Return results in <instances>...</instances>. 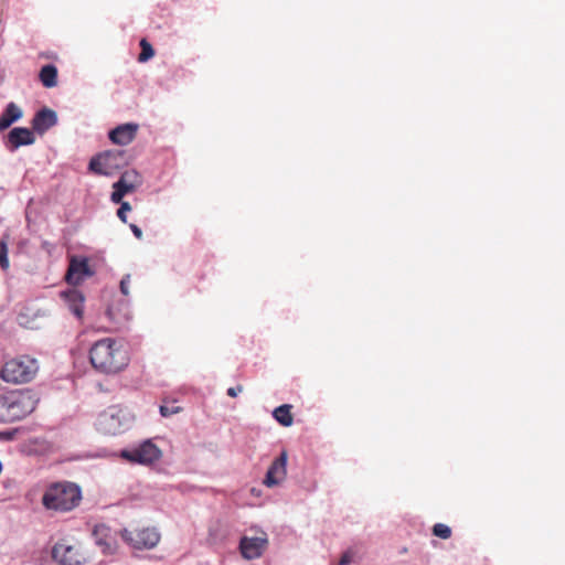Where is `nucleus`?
Wrapping results in <instances>:
<instances>
[{"mask_svg":"<svg viewBox=\"0 0 565 565\" xmlns=\"http://www.w3.org/2000/svg\"><path fill=\"white\" fill-rule=\"evenodd\" d=\"M38 396L30 390H17L0 395V422L12 423L30 415L36 407Z\"/></svg>","mask_w":565,"mask_h":565,"instance_id":"nucleus-1","label":"nucleus"},{"mask_svg":"<svg viewBox=\"0 0 565 565\" xmlns=\"http://www.w3.org/2000/svg\"><path fill=\"white\" fill-rule=\"evenodd\" d=\"M81 499V488L64 481L51 484L43 494L42 503L46 509L66 512L77 507Z\"/></svg>","mask_w":565,"mask_h":565,"instance_id":"nucleus-2","label":"nucleus"},{"mask_svg":"<svg viewBox=\"0 0 565 565\" xmlns=\"http://www.w3.org/2000/svg\"><path fill=\"white\" fill-rule=\"evenodd\" d=\"M39 371L36 359L21 355L4 363L0 372L1 379L7 383L23 384L32 381Z\"/></svg>","mask_w":565,"mask_h":565,"instance_id":"nucleus-3","label":"nucleus"},{"mask_svg":"<svg viewBox=\"0 0 565 565\" xmlns=\"http://www.w3.org/2000/svg\"><path fill=\"white\" fill-rule=\"evenodd\" d=\"M122 540L135 550H151L156 547L161 539L156 527L124 529L120 532Z\"/></svg>","mask_w":565,"mask_h":565,"instance_id":"nucleus-4","label":"nucleus"},{"mask_svg":"<svg viewBox=\"0 0 565 565\" xmlns=\"http://www.w3.org/2000/svg\"><path fill=\"white\" fill-rule=\"evenodd\" d=\"M52 558L60 565H83L87 562L81 545L68 540L55 543L52 548Z\"/></svg>","mask_w":565,"mask_h":565,"instance_id":"nucleus-5","label":"nucleus"},{"mask_svg":"<svg viewBox=\"0 0 565 565\" xmlns=\"http://www.w3.org/2000/svg\"><path fill=\"white\" fill-rule=\"evenodd\" d=\"M118 456L130 463L149 466L158 461L162 452L151 440H146L134 449L121 450Z\"/></svg>","mask_w":565,"mask_h":565,"instance_id":"nucleus-6","label":"nucleus"},{"mask_svg":"<svg viewBox=\"0 0 565 565\" xmlns=\"http://www.w3.org/2000/svg\"><path fill=\"white\" fill-rule=\"evenodd\" d=\"M130 362V347L125 340L108 339V373L124 370Z\"/></svg>","mask_w":565,"mask_h":565,"instance_id":"nucleus-7","label":"nucleus"},{"mask_svg":"<svg viewBox=\"0 0 565 565\" xmlns=\"http://www.w3.org/2000/svg\"><path fill=\"white\" fill-rule=\"evenodd\" d=\"M140 184L141 177L136 170L124 171L119 180L113 185L111 201L120 203L124 195L134 192Z\"/></svg>","mask_w":565,"mask_h":565,"instance_id":"nucleus-8","label":"nucleus"},{"mask_svg":"<svg viewBox=\"0 0 565 565\" xmlns=\"http://www.w3.org/2000/svg\"><path fill=\"white\" fill-rule=\"evenodd\" d=\"M267 544L268 541L265 534L256 537L243 536L239 542V550L244 558L255 559L262 556Z\"/></svg>","mask_w":565,"mask_h":565,"instance_id":"nucleus-9","label":"nucleus"},{"mask_svg":"<svg viewBox=\"0 0 565 565\" xmlns=\"http://www.w3.org/2000/svg\"><path fill=\"white\" fill-rule=\"evenodd\" d=\"M93 271L88 266V262L86 258H72L70 262V266L66 273V281L76 286L84 281L86 278L90 277Z\"/></svg>","mask_w":565,"mask_h":565,"instance_id":"nucleus-10","label":"nucleus"},{"mask_svg":"<svg viewBox=\"0 0 565 565\" xmlns=\"http://www.w3.org/2000/svg\"><path fill=\"white\" fill-rule=\"evenodd\" d=\"M35 142L34 134L25 127H15L7 135V146L11 151L22 146H30Z\"/></svg>","mask_w":565,"mask_h":565,"instance_id":"nucleus-11","label":"nucleus"},{"mask_svg":"<svg viewBox=\"0 0 565 565\" xmlns=\"http://www.w3.org/2000/svg\"><path fill=\"white\" fill-rule=\"evenodd\" d=\"M57 124V114L53 109L42 108L33 117L31 125L33 131L43 135Z\"/></svg>","mask_w":565,"mask_h":565,"instance_id":"nucleus-12","label":"nucleus"},{"mask_svg":"<svg viewBox=\"0 0 565 565\" xmlns=\"http://www.w3.org/2000/svg\"><path fill=\"white\" fill-rule=\"evenodd\" d=\"M139 129L138 124L134 122H127L117 126L108 134V139L111 140V142L119 145V146H126L129 145L137 135V131Z\"/></svg>","mask_w":565,"mask_h":565,"instance_id":"nucleus-13","label":"nucleus"},{"mask_svg":"<svg viewBox=\"0 0 565 565\" xmlns=\"http://www.w3.org/2000/svg\"><path fill=\"white\" fill-rule=\"evenodd\" d=\"M286 466H287V454L284 451L281 455L276 458L270 465L264 483L267 487H274L280 483L286 477Z\"/></svg>","mask_w":565,"mask_h":565,"instance_id":"nucleus-14","label":"nucleus"},{"mask_svg":"<svg viewBox=\"0 0 565 565\" xmlns=\"http://www.w3.org/2000/svg\"><path fill=\"white\" fill-rule=\"evenodd\" d=\"M89 361L96 371L106 372V340L102 339L94 343L89 350Z\"/></svg>","mask_w":565,"mask_h":565,"instance_id":"nucleus-15","label":"nucleus"},{"mask_svg":"<svg viewBox=\"0 0 565 565\" xmlns=\"http://www.w3.org/2000/svg\"><path fill=\"white\" fill-rule=\"evenodd\" d=\"M22 117V108L15 103L10 102L0 115V131L8 129L13 122L20 120Z\"/></svg>","mask_w":565,"mask_h":565,"instance_id":"nucleus-16","label":"nucleus"},{"mask_svg":"<svg viewBox=\"0 0 565 565\" xmlns=\"http://www.w3.org/2000/svg\"><path fill=\"white\" fill-rule=\"evenodd\" d=\"M61 296L65 299L70 310L77 317L82 318L83 316V303L84 296L81 291L76 289H70L67 291H63Z\"/></svg>","mask_w":565,"mask_h":565,"instance_id":"nucleus-17","label":"nucleus"},{"mask_svg":"<svg viewBox=\"0 0 565 565\" xmlns=\"http://www.w3.org/2000/svg\"><path fill=\"white\" fill-rule=\"evenodd\" d=\"M274 418L282 426L289 427L294 423V416L291 414V405L284 404L276 407L273 412Z\"/></svg>","mask_w":565,"mask_h":565,"instance_id":"nucleus-18","label":"nucleus"},{"mask_svg":"<svg viewBox=\"0 0 565 565\" xmlns=\"http://www.w3.org/2000/svg\"><path fill=\"white\" fill-rule=\"evenodd\" d=\"M40 79L42 84L47 88L56 86L57 68L52 64L43 66L40 71Z\"/></svg>","mask_w":565,"mask_h":565,"instance_id":"nucleus-19","label":"nucleus"},{"mask_svg":"<svg viewBox=\"0 0 565 565\" xmlns=\"http://www.w3.org/2000/svg\"><path fill=\"white\" fill-rule=\"evenodd\" d=\"M106 154L105 153H98L96 157H94L89 162V170L98 173V174H106V168H105V161Z\"/></svg>","mask_w":565,"mask_h":565,"instance_id":"nucleus-20","label":"nucleus"},{"mask_svg":"<svg viewBox=\"0 0 565 565\" xmlns=\"http://www.w3.org/2000/svg\"><path fill=\"white\" fill-rule=\"evenodd\" d=\"M140 47H141V52L138 56V61L140 63H145L154 56V50H153L152 45L146 39H141Z\"/></svg>","mask_w":565,"mask_h":565,"instance_id":"nucleus-21","label":"nucleus"},{"mask_svg":"<svg viewBox=\"0 0 565 565\" xmlns=\"http://www.w3.org/2000/svg\"><path fill=\"white\" fill-rule=\"evenodd\" d=\"M433 534L440 539L447 540L451 536V529L444 523H437L433 526Z\"/></svg>","mask_w":565,"mask_h":565,"instance_id":"nucleus-22","label":"nucleus"},{"mask_svg":"<svg viewBox=\"0 0 565 565\" xmlns=\"http://www.w3.org/2000/svg\"><path fill=\"white\" fill-rule=\"evenodd\" d=\"M0 266L3 269L9 267L8 244L4 239L0 241Z\"/></svg>","mask_w":565,"mask_h":565,"instance_id":"nucleus-23","label":"nucleus"},{"mask_svg":"<svg viewBox=\"0 0 565 565\" xmlns=\"http://www.w3.org/2000/svg\"><path fill=\"white\" fill-rule=\"evenodd\" d=\"M181 411V408L179 406H175V405H172V406H168V405H161L160 406V414L163 416V417H168V416H171L173 414H177Z\"/></svg>","mask_w":565,"mask_h":565,"instance_id":"nucleus-24","label":"nucleus"},{"mask_svg":"<svg viewBox=\"0 0 565 565\" xmlns=\"http://www.w3.org/2000/svg\"><path fill=\"white\" fill-rule=\"evenodd\" d=\"M130 281H131V276L129 274L124 276L122 279L120 280L119 288H120V292L124 296H128L129 295Z\"/></svg>","mask_w":565,"mask_h":565,"instance_id":"nucleus-25","label":"nucleus"},{"mask_svg":"<svg viewBox=\"0 0 565 565\" xmlns=\"http://www.w3.org/2000/svg\"><path fill=\"white\" fill-rule=\"evenodd\" d=\"M131 210V206L128 202H122L120 207L117 211L118 217L126 223V214Z\"/></svg>","mask_w":565,"mask_h":565,"instance_id":"nucleus-26","label":"nucleus"},{"mask_svg":"<svg viewBox=\"0 0 565 565\" xmlns=\"http://www.w3.org/2000/svg\"><path fill=\"white\" fill-rule=\"evenodd\" d=\"M104 529H105L104 525H97V526H95V529L93 531V535L95 536V541L99 545H104L105 544L104 539L102 536H99V532L104 531Z\"/></svg>","mask_w":565,"mask_h":565,"instance_id":"nucleus-27","label":"nucleus"},{"mask_svg":"<svg viewBox=\"0 0 565 565\" xmlns=\"http://www.w3.org/2000/svg\"><path fill=\"white\" fill-rule=\"evenodd\" d=\"M352 562V554L350 551L344 552L339 561V565H350Z\"/></svg>","mask_w":565,"mask_h":565,"instance_id":"nucleus-28","label":"nucleus"},{"mask_svg":"<svg viewBox=\"0 0 565 565\" xmlns=\"http://www.w3.org/2000/svg\"><path fill=\"white\" fill-rule=\"evenodd\" d=\"M242 391H243V386L242 385H237L235 387H230L227 390V395L231 396V397H236Z\"/></svg>","mask_w":565,"mask_h":565,"instance_id":"nucleus-29","label":"nucleus"},{"mask_svg":"<svg viewBox=\"0 0 565 565\" xmlns=\"http://www.w3.org/2000/svg\"><path fill=\"white\" fill-rule=\"evenodd\" d=\"M130 228L138 239L142 238V231L140 230V227H138L136 224H130Z\"/></svg>","mask_w":565,"mask_h":565,"instance_id":"nucleus-30","label":"nucleus"},{"mask_svg":"<svg viewBox=\"0 0 565 565\" xmlns=\"http://www.w3.org/2000/svg\"><path fill=\"white\" fill-rule=\"evenodd\" d=\"M118 431H119V428H116V427H113V428H111V433H113V434H116V433H118Z\"/></svg>","mask_w":565,"mask_h":565,"instance_id":"nucleus-31","label":"nucleus"},{"mask_svg":"<svg viewBox=\"0 0 565 565\" xmlns=\"http://www.w3.org/2000/svg\"><path fill=\"white\" fill-rule=\"evenodd\" d=\"M110 418H111V420H114L115 419V414H111Z\"/></svg>","mask_w":565,"mask_h":565,"instance_id":"nucleus-32","label":"nucleus"},{"mask_svg":"<svg viewBox=\"0 0 565 565\" xmlns=\"http://www.w3.org/2000/svg\"><path fill=\"white\" fill-rule=\"evenodd\" d=\"M107 426H108V430H110L111 424L109 422L107 423Z\"/></svg>","mask_w":565,"mask_h":565,"instance_id":"nucleus-33","label":"nucleus"}]
</instances>
